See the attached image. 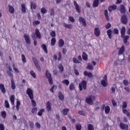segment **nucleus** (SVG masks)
I'll list each match as a JSON object with an SVG mask.
<instances>
[{
	"instance_id": "obj_26",
	"label": "nucleus",
	"mask_w": 130,
	"mask_h": 130,
	"mask_svg": "<svg viewBox=\"0 0 130 130\" xmlns=\"http://www.w3.org/2000/svg\"><path fill=\"white\" fill-rule=\"evenodd\" d=\"M58 44L59 47H62V46L64 45V41H63L62 39H59Z\"/></svg>"
},
{
	"instance_id": "obj_33",
	"label": "nucleus",
	"mask_w": 130,
	"mask_h": 130,
	"mask_svg": "<svg viewBox=\"0 0 130 130\" xmlns=\"http://www.w3.org/2000/svg\"><path fill=\"white\" fill-rule=\"evenodd\" d=\"M82 58L84 60H88V55L85 52H82Z\"/></svg>"
},
{
	"instance_id": "obj_14",
	"label": "nucleus",
	"mask_w": 130,
	"mask_h": 130,
	"mask_svg": "<svg viewBox=\"0 0 130 130\" xmlns=\"http://www.w3.org/2000/svg\"><path fill=\"white\" fill-rule=\"evenodd\" d=\"M79 21L84 27L87 26V22H86V20L85 18H84V17H80L79 18Z\"/></svg>"
},
{
	"instance_id": "obj_34",
	"label": "nucleus",
	"mask_w": 130,
	"mask_h": 130,
	"mask_svg": "<svg viewBox=\"0 0 130 130\" xmlns=\"http://www.w3.org/2000/svg\"><path fill=\"white\" fill-rule=\"evenodd\" d=\"M69 111H70V109L69 108H65L62 110V113L63 115H68Z\"/></svg>"
},
{
	"instance_id": "obj_48",
	"label": "nucleus",
	"mask_w": 130,
	"mask_h": 130,
	"mask_svg": "<svg viewBox=\"0 0 130 130\" xmlns=\"http://www.w3.org/2000/svg\"><path fill=\"white\" fill-rule=\"evenodd\" d=\"M5 106L6 108H10V104H9L8 100L5 101Z\"/></svg>"
},
{
	"instance_id": "obj_54",
	"label": "nucleus",
	"mask_w": 130,
	"mask_h": 130,
	"mask_svg": "<svg viewBox=\"0 0 130 130\" xmlns=\"http://www.w3.org/2000/svg\"><path fill=\"white\" fill-rule=\"evenodd\" d=\"M1 116H2L3 118H6V117H7V113H6L5 111H2L1 112Z\"/></svg>"
},
{
	"instance_id": "obj_62",
	"label": "nucleus",
	"mask_w": 130,
	"mask_h": 130,
	"mask_svg": "<svg viewBox=\"0 0 130 130\" xmlns=\"http://www.w3.org/2000/svg\"><path fill=\"white\" fill-rule=\"evenodd\" d=\"M12 66L13 70H14L16 73H19V70H18V69L16 68V67L15 66V63H13Z\"/></svg>"
},
{
	"instance_id": "obj_16",
	"label": "nucleus",
	"mask_w": 130,
	"mask_h": 130,
	"mask_svg": "<svg viewBox=\"0 0 130 130\" xmlns=\"http://www.w3.org/2000/svg\"><path fill=\"white\" fill-rule=\"evenodd\" d=\"M94 35L96 37H99L100 36V35L101 34V31H100V29L98 27H95L94 30Z\"/></svg>"
},
{
	"instance_id": "obj_9",
	"label": "nucleus",
	"mask_w": 130,
	"mask_h": 130,
	"mask_svg": "<svg viewBox=\"0 0 130 130\" xmlns=\"http://www.w3.org/2000/svg\"><path fill=\"white\" fill-rule=\"evenodd\" d=\"M121 22L122 24L123 25H126L127 24V22L128 21V19H127V16L126 15H123L121 17Z\"/></svg>"
},
{
	"instance_id": "obj_21",
	"label": "nucleus",
	"mask_w": 130,
	"mask_h": 130,
	"mask_svg": "<svg viewBox=\"0 0 130 130\" xmlns=\"http://www.w3.org/2000/svg\"><path fill=\"white\" fill-rule=\"evenodd\" d=\"M0 89L1 90V92L3 94H6V88L5 87V85H4L3 83H0Z\"/></svg>"
},
{
	"instance_id": "obj_56",
	"label": "nucleus",
	"mask_w": 130,
	"mask_h": 130,
	"mask_svg": "<svg viewBox=\"0 0 130 130\" xmlns=\"http://www.w3.org/2000/svg\"><path fill=\"white\" fill-rule=\"evenodd\" d=\"M58 61H60V60H61V58L62 57V56L61 55V53L60 52H59L58 53Z\"/></svg>"
},
{
	"instance_id": "obj_5",
	"label": "nucleus",
	"mask_w": 130,
	"mask_h": 130,
	"mask_svg": "<svg viewBox=\"0 0 130 130\" xmlns=\"http://www.w3.org/2000/svg\"><path fill=\"white\" fill-rule=\"evenodd\" d=\"M7 74L10 77H11V89H12V90H15V89H16V83H15L14 79H13L14 74H13L11 71H8Z\"/></svg>"
},
{
	"instance_id": "obj_2",
	"label": "nucleus",
	"mask_w": 130,
	"mask_h": 130,
	"mask_svg": "<svg viewBox=\"0 0 130 130\" xmlns=\"http://www.w3.org/2000/svg\"><path fill=\"white\" fill-rule=\"evenodd\" d=\"M122 112L124 114H126V116H127V117H130V113L129 112H128V111H127L126 109H125V108H126V107H127V103L126 102H123L122 103Z\"/></svg>"
},
{
	"instance_id": "obj_1",
	"label": "nucleus",
	"mask_w": 130,
	"mask_h": 130,
	"mask_svg": "<svg viewBox=\"0 0 130 130\" xmlns=\"http://www.w3.org/2000/svg\"><path fill=\"white\" fill-rule=\"evenodd\" d=\"M26 93L27 94H28V97L31 100V105L32 107H36L37 105V103L34 100V95L33 94L34 91L33 90L30 88H27Z\"/></svg>"
},
{
	"instance_id": "obj_4",
	"label": "nucleus",
	"mask_w": 130,
	"mask_h": 130,
	"mask_svg": "<svg viewBox=\"0 0 130 130\" xmlns=\"http://www.w3.org/2000/svg\"><path fill=\"white\" fill-rule=\"evenodd\" d=\"M94 100H95V96L93 95H89L85 99V102L89 105H93L94 104Z\"/></svg>"
},
{
	"instance_id": "obj_50",
	"label": "nucleus",
	"mask_w": 130,
	"mask_h": 130,
	"mask_svg": "<svg viewBox=\"0 0 130 130\" xmlns=\"http://www.w3.org/2000/svg\"><path fill=\"white\" fill-rule=\"evenodd\" d=\"M28 123L29 125L30 128H34V122L29 121Z\"/></svg>"
},
{
	"instance_id": "obj_19",
	"label": "nucleus",
	"mask_w": 130,
	"mask_h": 130,
	"mask_svg": "<svg viewBox=\"0 0 130 130\" xmlns=\"http://www.w3.org/2000/svg\"><path fill=\"white\" fill-rule=\"evenodd\" d=\"M35 34L38 38L39 39H41V34L40 33V31H39V29L38 28H36L35 29Z\"/></svg>"
},
{
	"instance_id": "obj_3",
	"label": "nucleus",
	"mask_w": 130,
	"mask_h": 130,
	"mask_svg": "<svg viewBox=\"0 0 130 130\" xmlns=\"http://www.w3.org/2000/svg\"><path fill=\"white\" fill-rule=\"evenodd\" d=\"M45 76L47 79H48L50 85H53V80L52 79V76H51V73H49L48 70L46 71Z\"/></svg>"
},
{
	"instance_id": "obj_39",
	"label": "nucleus",
	"mask_w": 130,
	"mask_h": 130,
	"mask_svg": "<svg viewBox=\"0 0 130 130\" xmlns=\"http://www.w3.org/2000/svg\"><path fill=\"white\" fill-rule=\"evenodd\" d=\"M21 59L23 63H26V62H27V60H26V56H25V55L23 54H21Z\"/></svg>"
},
{
	"instance_id": "obj_52",
	"label": "nucleus",
	"mask_w": 130,
	"mask_h": 130,
	"mask_svg": "<svg viewBox=\"0 0 130 130\" xmlns=\"http://www.w3.org/2000/svg\"><path fill=\"white\" fill-rule=\"evenodd\" d=\"M30 8L32 9L33 8L34 10H36V8H37V5L35 3H31L30 4Z\"/></svg>"
},
{
	"instance_id": "obj_63",
	"label": "nucleus",
	"mask_w": 130,
	"mask_h": 130,
	"mask_svg": "<svg viewBox=\"0 0 130 130\" xmlns=\"http://www.w3.org/2000/svg\"><path fill=\"white\" fill-rule=\"evenodd\" d=\"M35 125H36V127L37 128H38L39 129H40V128H41V125L40 124V123H39L38 122H36L35 123Z\"/></svg>"
},
{
	"instance_id": "obj_10",
	"label": "nucleus",
	"mask_w": 130,
	"mask_h": 130,
	"mask_svg": "<svg viewBox=\"0 0 130 130\" xmlns=\"http://www.w3.org/2000/svg\"><path fill=\"white\" fill-rule=\"evenodd\" d=\"M102 110H104L106 114H108L110 112V107L109 106H106L105 107V104H103L102 106Z\"/></svg>"
},
{
	"instance_id": "obj_18",
	"label": "nucleus",
	"mask_w": 130,
	"mask_h": 130,
	"mask_svg": "<svg viewBox=\"0 0 130 130\" xmlns=\"http://www.w3.org/2000/svg\"><path fill=\"white\" fill-rule=\"evenodd\" d=\"M46 108L48 112L51 111V103L50 101H48L46 104Z\"/></svg>"
},
{
	"instance_id": "obj_46",
	"label": "nucleus",
	"mask_w": 130,
	"mask_h": 130,
	"mask_svg": "<svg viewBox=\"0 0 130 130\" xmlns=\"http://www.w3.org/2000/svg\"><path fill=\"white\" fill-rule=\"evenodd\" d=\"M54 89V90H56L57 89V86L53 85L50 89V92H52V93H54V91H53Z\"/></svg>"
},
{
	"instance_id": "obj_20",
	"label": "nucleus",
	"mask_w": 130,
	"mask_h": 130,
	"mask_svg": "<svg viewBox=\"0 0 130 130\" xmlns=\"http://www.w3.org/2000/svg\"><path fill=\"white\" fill-rule=\"evenodd\" d=\"M58 97L61 101H63V100H64V95L62 94V93L61 92V91H59L58 93Z\"/></svg>"
},
{
	"instance_id": "obj_35",
	"label": "nucleus",
	"mask_w": 130,
	"mask_h": 130,
	"mask_svg": "<svg viewBox=\"0 0 130 130\" xmlns=\"http://www.w3.org/2000/svg\"><path fill=\"white\" fill-rule=\"evenodd\" d=\"M41 47L42 49H43L44 52L47 54V53H48V51H47V47L46 46V45L43 44L42 45Z\"/></svg>"
},
{
	"instance_id": "obj_32",
	"label": "nucleus",
	"mask_w": 130,
	"mask_h": 130,
	"mask_svg": "<svg viewBox=\"0 0 130 130\" xmlns=\"http://www.w3.org/2000/svg\"><path fill=\"white\" fill-rule=\"evenodd\" d=\"M104 15L107 21H109V16H108V11L107 10V9L105 10Z\"/></svg>"
},
{
	"instance_id": "obj_53",
	"label": "nucleus",
	"mask_w": 130,
	"mask_h": 130,
	"mask_svg": "<svg viewBox=\"0 0 130 130\" xmlns=\"http://www.w3.org/2000/svg\"><path fill=\"white\" fill-rule=\"evenodd\" d=\"M69 89L71 91L73 90H75V85H74V83H71L70 86H69Z\"/></svg>"
},
{
	"instance_id": "obj_25",
	"label": "nucleus",
	"mask_w": 130,
	"mask_h": 130,
	"mask_svg": "<svg viewBox=\"0 0 130 130\" xmlns=\"http://www.w3.org/2000/svg\"><path fill=\"white\" fill-rule=\"evenodd\" d=\"M9 8V12L10 13V14H14L15 13V8L13 7V6L11 5L8 6Z\"/></svg>"
},
{
	"instance_id": "obj_7",
	"label": "nucleus",
	"mask_w": 130,
	"mask_h": 130,
	"mask_svg": "<svg viewBox=\"0 0 130 130\" xmlns=\"http://www.w3.org/2000/svg\"><path fill=\"white\" fill-rule=\"evenodd\" d=\"M32 59L38 71H39V72H41V67H40V65H39V63L38 62V61L37 60V59L36 58V57H32Z\"/></svg>"
},
{
	"instance_id": "obj_23",
	"label": "nucleus",
	"mask_w": 130,
	"mask_h": 130,
	"mask_svg": "<svg viewBox=\"0 0 130 130\" xmlns=\"http://www.w3.org/2000/svg\"><path fill=\"white\" fill-rule=\"evenodd\" d=\"M99 6V0H94L92 3V8H97Z\"/></svg>"
},
{
	"instance_id": "obj_44",
	"label": "nucleus",
	"mask_w": 130,
	"mask_h": 130,
	"mask_svg": "<svg viewBox=\"0 0 130 130\" xmlns=\"http://www.w3.org/2000/svg\"><path fill=\"white\" fill-rule=\"evenodd\" d=\"M62 83L64 84V85H66V86H68L70 85V81L68 79H64L62 81Z\"/></svg>"
},
{
	"instance_id": "obj_28",
	"label": "nucleus",
	"mask_w": 130,
	"mask_h": 130,
	"mask_svg": "<svg viewBox=\"0 0 130 130\" xmlns=\"http://www.w3.org/2000/svg\"><path fill=\"white\" fill-rule=\"evenodd\" d=\"M10 100L11 101L12 105H15V95H11L10 98Z\"/></svg>"
},
{
	"instance_id": "obj_15",
	"label": "nucleus",
	"mask_w": 130,
	"mask_h": 130,
	"mask_svg": "<svg viewBox=\"0 0 130 130\" xmlns=\"http://www.w3.org/2000/svg\"><path fill=\"white\" fill-rule=\"evenodd\" d=\"M125 51V47L124 46H122L118 50L117 53L118 55H121V54H123V53Z\"/></svg>"
},
{
	"instance_id": "obj_37",
	"label": "nucleus",
	"mask_w": 130,
	"mask_h": 130,
	"mask_svg": "<svg viewBox=\"0 0 130 130\" xmlns=\"http://www.w3.org/2000/svg\"><path fill=\"white\" fill-rule=\"evenodd\" d=\"M56 43V39L55 38H52L51 40V46H54Z\"/></svg>"
},
{
	"instance_id": "obj_45",
	"label": "nucleus",
	"mask_w": 130,
	"mask_h": 130,
	"mask_svg": "<svg viewBox=\"0 0 130 130\" xmlns=\"http://www.w3.org/2000/svg\"><path fill=\"white\" fill-rule=\"evenodd\" d=\"M41 12L42 14H46L47 13V10H46L45 7H42L41 9Z\"/></svg>"
},
{
	"instance_id": "obj_55",
	"label": "nucleus",
	"mask_w": 130,
	"mask_h": 130,
	"mask_svg": "<svg viewBox=\"0 0 130 130\" xmlns=\"http://www.w3.org/2000/svg\"><path fill=\"white\" fill-rule=\"evenodd\" d=\"M58 69H59L60 73H62V72H63V66H62V64H60L58 66Z\"/></svg>"
},
{
	"instance_id": "obj_27",
	"label": "nucleus",
	"mask_w": 130,
	"mask_h": 130,
	"mask_svg": "<svg viewBox=\"0 0 130 130\" xmlns=\"http://www.w3.org/2000/svg\"><path fill=\"white\" fill-rule=\"evenodd\" d=\"M107 34L110 39L112 38V30L111 29H108L107 31Z\"/></svg>"
},
{
	"instance_id": "obj_31",
	"label": "nucleus",
	"mask_w": 130,
	"mask_h": 130,
	"mask_svg": "<svg viewBox=\"0 0 130 130\" xmlns=\"http://www.w3.org/2000/svg\"><path fill=\"white\" fill-rule=\"evenodd\" d=\"M64 27L65 28H67V29H73V24H68L66 23L65 22L63 23Z\"/></svg>"
},
{
	"instance_id": "obj_61",
	"label": "nucleus",
	"mask_w": 130,
	"mask_h": 130,
	"mask_svg": "<svg viewBox=\"0 0 130 130\" xmlns=\"http://www.w3.org/2000/svg\"><path fill=\"white\" fill-rule=\"evenodd\" d=\"M111 27V24L110 23L108 22L106 25L105 28L107 30Z\"/></svg>"
},
{
	"instance_id": "obj_29",
	"label": "nucleus",
	"mask_w": 130,
	"mask_h": 130,
	"mask_svg": "<svg viewBox=\"0 0 130 130\" xmlns=\"http://www.w3.org/2000/svg\"><path fill=\"white\" fill-rule=\"evenodd\" d=\"M122 38H123V42L124 44H126L127 43V40L129 38V36H124Z\"/></svg>"
},
{
	"instance_id": "obj_42",
	"label": "nucleus",
	"mask_w": 130,
	"mask_h": 130,
	"mask_svg": "<svg viewBox=\"0 0 130 130\" xmlns=\"http://www.w3.org/2000/svg\"><path fill=\"white\" fill-rule=\"evenodd\" d=\"M45 111V110H44V109H41V110H40V111L38 112V115H39V116H42V114Z\"/></svg>"
},
{
	"instance_id": "obj_57",
	"label": "nucleus",
	"mask_w": 130,
	"mask_h": 130,
	"mask_svg": "<svg viewBox=\"0 0 130 130\" xmlns=\"http://www.w3.org/2000/svg\"><path fill=\"white\" fill-rule=\"evenodd\" d=\"M50 36H51V37H53V38H54V37H55V36H56V34L55 33V31H52L50 32Z\"/></svg>"
},
{
	"instance_id": "obj_6",
	"label": "nucleus",
	"mask_w": 130,
	"mask_h": 130,
	"mask_svg": "<svg viewBox=\"0 0 130 130\" xmlns=\"http://www.w3.org/2000/svg\"><path fill=\"white\" fill-rule=\"evenodd\" d=\"M79 91H83V89L86 90L87 89V81L83 80L79 85Z\"/></svg>"
},
{
	"instance_id": "obj_22",
	"label": "nucleus",
	"mask_w": 130,
	"mask_h": 130,
	"mask_svg": "<svg viewBox=\"0 0 130 130\" xmlns=\"http://www.w3.org/2000/svg\"><path fill=\"white\" fill-rule=\"evenodd\" d=\"M116 8L117 6L115 5H113L108 7V11L110 12H112V11H114V10H116Z\"/></svg>"
},
{
	"instance_id": "obj_64",
	"label": "nucleus",
	"mask_w": 130,
	"mask_h": 130,
	"mask_svg": "<svg viewBox=\"0 0 130 130\" xmlns=\"http://www.w3.org/2000/svg\"><path fill=\"white\" fill-rule=\"evenodd\" d=\"M0 130H5V125L2 123H0Z\"/></svg>"
},
{
	"instance_id": "obj_59",
	"label": "nucleus",
	"mask_w": 130,
	"mask_h": 130,
	"mask_svg": "<svg viewBox=\"0 0 130 130\" xmlns=\"http://www.w3.org/2000/svg\"><path fill=\"white\" fill-rule=\"evenodd\" d=\"M69 20L71 23H74L75 22V18L73 16H69Z\"/></svg>"
},
{
	"instance_id": "obj_30",
	"label": "nucleus",
	"mask_w": 130,
	"mask_h": 130,
	"mask_svg": "<svg viewBox=\"0 0 130 130\" xmlns=\"http://www.w3.org/2000/svg\"><path fill=\"white\" fill-rule=\"evenodd\" d=\"M124 35H125V27L123 26L121 29V37H124Z\"/></svg>"
},
{
	"instance_id": "obj_24",
	"label": "nucleus",
	"mask_w": 130,
	"mask_h": 130,
	"mask_svg": "<svg viewBox=\"0 0 130 130\" xmlns=\"http://www.w3.org/2000/svg\"><path fill=\"white\" fill-rule=\"evenodd\" d=\"M83 74L84 76H86L87 77H88V78H92L93 77V74L91 72H88L86 71H85L83 72Z\"/></svg>"
},
{
	"instance_id": "obj_13",
	"label": "nucleus",
	"mask_w": 130,
	"mask_h": 130,
	"mask_svg": "<svg viewBox=\"0 0 130 130\" xmlns=\"http://www.w3.org/2000/svg\"><path fill=\"white\" fill-rule=\"evenodd\" d=\"M23 37L27 44H31V39H30V37L29 36V35L25 34L23 35Z\"/></svg>"
},
{
	"instance_id": "obj_36",
	"label": "nucleus",
	"mask_w": 130,
	"mask_h": 130,
	"mask_svg": "<svg viewBox=\"0 0 130 130\" xmlns=\"http://www.w3.org/2000/svg\"><path fill=\"white\" fill-rule=\"evenodd\" d=\"M21 11L23 14L26 13V5L24 4H21Z\"/></svg>"
},
{
	"instance_id": "obj_60",
	"label": "nucleus",
	"mask_w": 130,
	"mask_h": 130,
	"mask_svg": "<svg viewBox=\"0 0 130 130\" xmlns=\"http://www.w3.org/2000/svg\"><path fill=\"white\" fill-rule=\"evenodd\" d=\"M37 107L33 108L31 109V113L33 114H35L36 112H37Z\"/></svg>"
},
{
	"instance_id": "obj_12",
	"label": "nucleus",
	"mask_w": 130,
	"mask_h": 130,
	"mask_svg": "<svg viewBox=\"0 0 130 130\" xmlns=\"http://www.w3.org/2000/svg\"><path fill=\"white\" fill-rule=\"evenodd\" d=\"M74 6L75 7V10H76V12L78 13V14H80L81 13V6H79L77 2L74 1L73 2Z\"/></svg>"
},
{
	"instance_id": "obj_40",
	"label": "nucleus",
	"mask_w": 130,
	"mask_h": 130,
	"mask_svg": "<svg viewBox=\"0 0 130 130\" xmlns=\"http://www.w3.org/2000/svg\"><path fill=\"white\" fill-rule=\"evenodd\" d=\"M20 105H21V102H20V101H17L16 102V110H17V111H19V109H20Z\"/></svg>"
},
{
	"instance_id": "obj_43",
	"label": "nucleus",
	"mask_w": 130,
	"mask_h": 130,
	"mask_svg": "<svg viewBox=\"0 0 130 130\" xmlns=\"http://www.w3.org/2000/svg\"><path fill=\"white\" fill-rule=\"evenodd\" d=\"M30 75L34 78V79H36V73L34 72V71L31 70L30 71Z\"/></svg>"
},
{
	"instance_id": "obj_17",
	"label": "nucleus",
	"mask_w": 130,
	"mask_h": 130,
	"mask_svg": "<svg viewBox=\"0 0 130 130\" xmlns=\"http://www.w3.org/2000/svg\"><path fill=\"white\" fill-rule=\"evenodd\" d=\"M120 12L121 14H125V13H126V11L125 9V7H124V5H121L120 6Z\"/></svg>"
},
{
	"instance_id": "obj_51",
	"label": "nucleus",
	"mask_w": 130,
	"mask_h": 130,
	"mask_svg": "<svg viewBox=\"0 0 130 130\" xmlns=\"http://www.w3.org/2000/svg\"><path fill=\"white\" fill-rule=\"evenodd\" d=\"M32 24L34 26H37V25H39V24H40V21H39V20H34Z\"/></svg>"
},
{
	"instance_id": "obj_58",
	"label": "nucleus",
	"mask_w": 130,
	"mask_h": 130,
	"mask_svg": "<svg viewBox=\"0 0 130 130\" xmlns=\"http://www.w3.org/2000/svg\"><path fill=\"white\" fill-rule=\"evenodd\" d=\"M115 91L116 89L114 87H112L110 89V93H112V94H114L115 93Z\"/></svg>"
},
{
	"instance_id": "obj_8",
	"label": "nucleus",
	"mask_w": 130,
	"mask_h": 130,
	"mask_svg": "<svg viewBox=\"0 0 130 130\" xmlns=\"http://www.w3.org/2000/svg\"><path fill=\"white\" fill-rule=\"evenodd\" d=\"M101 85L103 86V87H107L108 85V80L107 79V75H105L103 77V80H102L101 82Z\"/></svg>"
},
{
	"instance_id": "obj_41",
	"label": "nucleus",
	"mask_w": 130,
	"mask_h": 130,
	"mask_svg": "<svg viewBox=\"0 0 130 130\" xmlns=\"http://www.w3.org/2000/svg\"><path fill=\"white\" fill-rule=\"evenodd\" d=\"M94 126L92 124H88L87 125V130H94Z\"/></svg>"
},
{
	"instance_id": "obj_49",
	"label": "nucleus",
	"mask_w": 130,
	"mask_h": 130,
	"mask_svg": "<svg viewBox=\"0 0 130 130\" xmlns=\"http://www.w3.org/2000/svg\"><path fill=\"white\" fill-rule=\"evenodd\" d=\"M123 84L124 86H128L129 82H128V80L124 79L123 81Z\"/></svg>"
},
{
	"instance_id": "obj_47",
	"label": "nucleus",
	"mask_w": 130,
	"mask_h": 130,
	"mask_svg": "<svg viewBox=\"0 0 130 130\" xmlns=\"http://www.w3.org/2000/svg\"><path fill=\"white\" fill-rule=\"evenodd\" d=\"M76 130H81L82 129V125L80 123L76 124Z\"/></svg>"
},
{
	"instance_id": "obj_38",
	"label": "nucleus",
	"mask_w": 130,
	"mask_h": 130,
	"mask_svg": "<svg viewBox=\"0 0 130 130\" xmlns=\"http://www.w3.org/2000/svg\"><path fill=\"white\" fill-rule=\"evenodd\" d=\"M86 69H87V70H90V71H93L94 70V67H93V65H92V64L88 63Z\"/></svg>"
},
{
	"instance_id": "obj_11",
	"label": "nucleus",
	"mask_w": 130,
	"mask_h": 130,
	"mask_svg": "<svg viewBox=\"0 0 130 130\" xmlns=\"http://www.w3.org/2000/svg\"><path fill=\"white\" fill-rule=\"evenodd\" d=\"M119 127L122 130H128V125H127V124L124 123L122 122H120Z\"/></svg>"
}]
</instances>
